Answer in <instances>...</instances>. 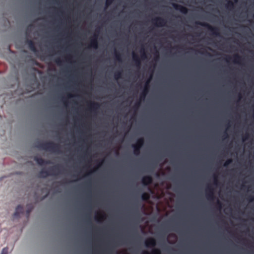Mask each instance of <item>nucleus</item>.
I'll return each instance as SVG.
<instances>
[{"label": "nucleus", "instance_id": "nucleus-15", "mask_svg": "<svg viewBox=\"0 0 254 254\" xmlns=\"http://www.w3.org/2000/svg\"><path fill=\"white\" fill-rule=\"evenodd\" d=\"M24 212L23 207L19 205L17 206L15 209V212H14V216L15 217H18L20 214L23 213Z\"/></svg>", "mask_w": 254, "mask_h": 254}, {"label": "nucleus", "instance_id": "nucleus-45", "mask_svg": "<svg viewBox=\"0 0 254 254\" xmlns=\"http://www.w3.org/2000/svg\"><path fill=\"white\" fill-rule=\"evenodd\" d=\"M253 112H254V115H253V117L254 118V105H253Z\"/></svg>", "mask_w": 254, "mask_h": 254}, {"label": "nucleus", "instance_id": "nucleus-24", "mask_svg": "<svg viewBox=\"0 0 254 254\" xmlns=\"http://www.w3.org/2000/svg\"><path fill=\"white\" fill-rule=\"evenodd\" d=\"M122 76L121 71H117L114 74V77L116 79L118 80Z\"/></svg>", "mask_w": 254, "mask_h": 254}, {"label": "nucleus", "instance_id": "nucleus-5", "mask_svg": "<svg viewBox=\"0 0 254 254\" xmlns=\"http://www.w3.org/2000/svg\"><path fill=\"white\" fill-rule=\"evenodd\" d=\"M151 78V76L145 83L144 89L140 95V98L141 100H143L145 99V98L148 92L149 87V83H150Z\"/></svg>", "mask_w": 254, "mask_h": 254}, {"label": "nucleus", "instance_id": "nucleus-25", "mask_svg": "<svg viewBox=\"0 0 254 254\" xmlns=\"http://www.w3.org/2000/svg\"><path fill=\"white\" fill-rule=\"evenodd\" d=\"M141 57L142 59H145L147 58V55H146V54L145 53V50L144 49H142L141 50Z\"/></svg>", "mask_w": 254, "mask_h": 254}, {"label": "nucleus", "instance_id": "nucleus-17", "mask_svg": "<svg viewBox=\"0 0 254 254\" xmlns=\"http://www.w3.org/2000/svg\"><path fill=\"white\" fill-rule=\"evenodd\" d=\"M233 62L236 64H241L242 58L238 54H235L233 57Z\"/></svg>", "mask_w": 254, "mask_h": 254}, {"label": "nucleus", "instance_id": "nucleus-43", "mask_svg": "<svg viewBox=\"0 0 254 254\" xmlns=\"http://www.w3.org/2000/svg\"><path fill=\"white\" fill-rule=\"evenodd\" d=\"M72 96H72L71 94H67V97H68V98H71V97H72Z\"/></svg>", "mask_w": 254, "mask_h": 254}, {"label": "nucleus", "instance_id": "nucleus-37", "mask_svg": "<svg viewBox=\"0 0 254 254\" xmlns=\"http://www.w3.org/2000/svg\"><path fill=\"white\" fill-rule=\"evenodd\" d=\"M141 254H150V253H149L147 251H143Z\"/></svg>", "mask_w": 254, "mask_h": 254}, {"label": "nucleus", "instance_id": "nucleus-42", "mask_svg": "<svg viewBox=\"0 0 254 254\" xmlns=\"http://www.w3.org/2000/svg\"><path fill=\"white\" fill-rule=\"evenodd\" d=\"M159 58V54H158V53L157 52H156V59H158Z\"/></svg>", "mask_w": 254, "mask_h": 254}, {"label": "nucleus", "instance_id": "nucleus-14", "mask_svg": "<svg viewBox=\"0 0 254 254\" xmlns=\"http://www.w3.org/2000/svg\"><path fill=\"white\" fill-rule=\"evenodd\" d=\"M132 59L135 66L139 68L141 65V60L139 59L138 56L135 53H132Z\"/></svg>", "mask_w": 254, "mask_h": 254}, {"label": "nucleus", "instance_id": "nucleus-22", "mask_svg": "<svg viewBox=\"0 0 254 254\" xmlns=\"http://www.w3.org/2000/svg\"><path fill=\"white\" fill-rule=\"evenodd\" d=\"M150 254H161V251L159 249L154 248L151 250Z\"/></svg>", "mask_w": 254, "mask_h": 254}, {"label": "nucleus", "instance_id": "nucleus-20", "mask_svg": "<svg viewBox=\"0 0 254 254\" xmlns=\"http://www.w3.org/2000/svg\"><path fill=\"white\" fill-rule=\"evenodd\" d=\"M141 199L144 201H147L150 199V194L147 192H143L141 195Z\"/></svg>", "mask_w": 254, "mask_h": 254}, {"label": "nucleus", "instance_id": "nucleus-40", "mask_svg": "<svg viewBox=\"0 0 254 254\" xmlns=\"http://www.w3.org/2000/svg\"><path fill=\"white\" fill-rule=\"evenodd\" d=\"M112 252V250L111 249H108V254H110V253H111Z\"/></svg>", "mask_w": 254, "mask_h": 254}, {"label": "nucleus", "instance_id": "nucleus-2", "mask_svg": "<svg viewBox=\"0 0 254 254\" xmlns=\"http://www.w3.org/2000/svg\"><path fill=\"white\" fill-rule=\"evenodd\" d=\"M60 166L56 165L51 167L48 170L42 169L39 174V177L46 178L48 176H57L61 174Z\"/></svg>", "mask_w": 254, "mask_h": 254}, {"label": "nucleus", "instance_id": "nucleus-6", "mask_svg": "<svg viewBox=\"0 0 254 254\" xmlns=\"http://www.w3.org/2000/svg\"><path fill=\"white\" fill-rule=\"evenodd\" d=\"M206 196L209 200H213L215 198L213 189L210 185H208L206 189Z\"/></svg>", "mask_w": 254, "mask_h": 254}, {"label": "nucleus", "instance_id": "nucleus-47", "mask_svg": "<svg viewBox=\"0 0 254 254\" xmlns=\"http://www.w3.org/2000/svg\"><path fill=\"white\" fill-rule=\"evenodd\" d=\"M235 2H238V0H234Z\"/></svg>", "mask_w": 254, "mask_h": 254}, {"label": "nucleus", "instance_id": "nucleus-36", "mask_svg": "<svg viewBox=\"0 0 254 254\" xmlns=\"http://www.w3.org/2000/svg\"><path fill=\"white\" fill-rule=\"evenodd\" d=\"M224 138H226L228 137V135L226 132H225L224 133Z\"/></svg>", "mask_w": 254, "mask_h": 254}, {"label": "nucleus", "instance_id": "nucleus-8", "mask_svg": "<svg viewBox=\"0 0 254 254\" xmlns=\"http://www.w3.org/2000/svg\"><path fill=\"white\" fill-rule=\"evenodd\" d=\"M145 245L148 248H154L156 245V240L152 237L149 238L145 240Z\"/></svg>", "mask_w": 254, "mask_h": 254}, {"label": "nucleus", "instance_id": "nucleus-3", "mask_svg": "<svg viewBox=\"0 0 254 254\" xmlns=\"http://www.w3.org/2000/svg\"><path fill=\"white\" fill-rule=\"evenodd\" d=\"M195 23L197 25L207 28L210 31H211L212 35L216 36H220L219 29L218 27H213L208 23L205 22L196 21Z\"/></svg>", "mask_w": 254, "mask_h": 254}, {"label": "nucleus", "instance_id": "nucleus-4", "mask_svg": "<svg viewBox=\"0 0 254 254\" xmlns=\"http://www.w3.org/2000/svg\"><path fill=\"white\" fill-rule=\"evenodd\" d=\"M152 22L154 25L157 27H162L165 25L166 20L162 17H157L152 20Z\"/></svg>", "mask_w": 254, "mask_h": 254}, {"label": "nucleus", "instance_id": "nucleus-26", "mask_svg": "<svg viewBox=\"0 0 254 254\" xmlns=\"http://www.w3.org/2000/svg\"><path fill=\"white\" fill-rule=\"evenodd\" d=\"M105 215L102 214L100 216V217H96V220L98 221H101V220H104L105 219Z\"/></svg>", "mask_w": 254, "mask_h": 254}, {"label": "nucleus", "instance_id": "nucleus-19", "mask_svg": "<svg viewBox=\"0 0 254 254\" xmlns=\"http://www.w3.org/2000/svg\"><path fill=\"white\" fill-rule=\"evenodd\" d=\"M225 7L229 10H232L234 7V3L231 0H229L225 5Z\"/></svg>", "mask_w": 254, "mask_h": 254}, {"label": "nucleus", "instance_id": "nucleus-35", "mask_svg": "<svg viewBox=\"0 0 254 254\" xmlns=\"http://www.w3.org/2000/svg\"><path fill=\"white\" fill-rule=\"evenodd\" d=\"M248 199L249 202H252L254 200V196L252 195H249L248 197Z\"/></svg>", "mask_w": 254, "mask_h": 254}, {"label": "nucleus", "instance_id": "nucleus-29", "mask_svg": "<svg viewBox=\"0 0 254 254\" xmlns=\"http://www.w3.org/2000/svg\"><path fill=\"white\" fill-rule=\"evenodd\" d=\"M8 252V248L7 247L4 248L1 251V254H7Z\"/></svg>", "mask_w": 254, "mask_h": 254}, {"label": "nucleus", "instance_id": "nucleus-39", "mask_svg": "<svg viewBox=\"0 0 254 254\" xmlns=\"http://www.w3.org/2000/svg\"><path fill=\"white\" fill-rule=\"evenodd\" d=\"M87 223H88L89 224H90V225H91V224H92L91 222V220H90V219H89H89L87 220Z\"/></svg>", "mask_w": 254, "mask_h": 254}, {"label": "nucleus", "instance_id": "nucleus-31", "mask_svg": "<svg viewBox=\"0 0 254 254\" xmlns=\"http://www.w3.org/2000/svg\"><path fill=\"white\" fill-rule=\"evenodd\" d=\"M140 102H137L135 104V105H134L133 106V109H134L135 110H137L138 108H139V107L140 106Z\"/></svg>", "mask_w": 254, "mask_h": 254}, {"label": "nucleus", "instance_id": "nucleus-21", "mask_svg": "<svg viewBox=\"0 0 254 254\" xmlns=\"http://www.w3.org/2000/svg\"><path fill=\"white\" fill-rule=\"evenodd\" d=\"M144 138L141 137V138L138 139V140H137L136 143L135 144L138 146H139L140 147H142L143 146V145L144 144Z\"/></svg>", "mask_w": 254, "mask_h": 254}, {"label": "nucleus", "instance_id": "nucleus-27", "mask_svg": "<svg viewBox=\"0 0 254 254\" xmlns=\"http://www.w3.org/2000/svg\"><path fill=\"white\" fill-rule=\"evenodd\" d=\"M232 161L233 160L232 159H227L224 163V166L227 167L229 164H230L232 162Z\"/></svg>", "mask_w": 254, "mask_h": 254}, {"label": "nucleus", "instance_id": "nucleus-16", "mask_svg": "<svg viewBox=\"0 0 254 254\" xmlns=\"http://www.w3.org/2000/svg\"><path fill=\"white\" fill-rule=\"evenodd\" d=\"M132 147L133 148V153L135 155H138L140 154V149L141 147L136 144H133Z\"/></svg>", "mask_w": 254, "mask_h": 254}, {"label": "nucleus", "instance_id": "nucleus-38", "mask_svg": "<svg viewBox=\"0 0 254 254\" xmlns=\"http://www.w3.org/2000/svg\"><path fill=\"white\" fill-rule=\"evenodd\" d=\"M62 99H63L64 104L65 105H66V101L64 100V97L62 98Z\"/></svg>", "mask_w": 254, "mask_h": 254}, {"label": "nucleus", "instance_id": "nucleus-41", "mask_svg": "<svg viewBox=\"0 0 254 254\" xmlns=\"http://www.w3.org/2000/svg\"><path fill=\"white\" fill-rule=\"evenodd\" d=\"M48 194L47 193V194H46L45 196H44L42 198L41 200H43L44 199H45V198L48 196Z\"/></svg>", "mask_w": 254, "mask_h": 254}, {"label": "nucleus", "instance_id": "nucleus-32", "mask_svg": "<svg viewBox=\"0 0 254 254\" xmlns=\"http://www.w3.org/2000/svg\"><path fill=\"white\" fill-rule=\"evenodd\" d=\"M217 205L218 206L219 209H221L222 203L219 200H217Z\"/></svg>", "mask_w": 254, "mask_h": 254}, {"label": "nucleus", "instance_id": "nucleus-30", "mask_svg": "<svg viewBox=\"0 0 254 254\" xmlns=\"http://www.w3.org/2000/svg\"><path fill=\"white\" fill-rule=\"evenodd\" d=\"M114 1V0H106V7L109 6Z\"/></svg>", "mask_w": 254, "mask_h": 254}, {"label": "nucleus", "instance_id": "nucleus-9", "mask_svg": "<svg viewBox=\"0 0 254 254\" xmlns=\"http://www.w3.org/2000/svg\"><path fill=\"white\" fill-rule=\"evenodd\" d=\"M89 47L97 49L98 47V42L97 40V35L95 33L93 36L91 38Z\"/></svg>", "mask_w": 254, "mask_h": 254}, {"label": "nucleus", "instance_id": "nucleus-10", "mask_svg": "<svg viewBox=\"0 0 254 254\" xmlns=\"http://www.w3.org/2000/svg\"><path fill=\"white\" fill-rule=\"evenodd\" d=\"M34 160L40 166H42L45 164H50L52 162L49 160H45L41 157L35 156L34 157Z\"/></svg>", "mask_w": 254, "mask_h": 254}, {"label": "nucleus", "instance_id": "nucleus-33", "mask_svg": "<svg viewBox=\"0 0 254 254\" xmlns=\"http://www.w3.org/2000/svg\"><path fill=\"white\" fill-rule=\"evenodd\" d=\"M214 178V183L215 184L217 185L218 183V179H217V176L216 175H213Z\"/></svg>", "mask_w": 254, "mask_h": 254}, {"label": "nucleus", "instance_id": "nucleus-34", "mask_svg": "<svg viewBox=\"0 0 254 254\" xmlns=\"http://www.w3.org/2000/svg\"><path fill=\"white\" fill-rule=\"evenodd\" d=\"M249 137V134L248 133H246L245 135L243 137V141H245L248 139Z\"/></svg>", "mask_w": 254, "mask_h": 254}, {"label": "nucleus", "instance_id": "nucleus-46", "mask_svg": "<svg viewBox=\"0 0 254 254\" xmlns=\"http://www.w3.org/2000/svg\"><path fill=\"white\" fill-rule=\"evenodd\" d=\"M239 98L240 99L241 98V95L240 94H239Z\"/></svg>", "mask_w": 254, "mask_h": 254}, {"label": "nucleus", "instance_id": "nucleus-23", "mask_svg": "<svg viewBox=\"0 0 254 254\" xmlns=\"http://www.w3.org/2000/svg\"><path fill=\"white\" fill-rule=\"evenodd\" d=\"M115 55L116 59L117 61H118L119 62L122 61L121 55L118 52H117V51H115Z\"/></svg>", "mask_w": 254, "mask_h": 254}, {"label": "nucleus", "instance_id": "nucleus-13", "mask_svg": "<svg viewBox=\"0 0 254 254\" xmlns=\"http://www.w3.org/2000/svg\"><path fill=\"white\" fill-rule=\"evenodd\" d=\"M152 178L150 176H146L142 178V183L144 186H148L152 183Z\"/></svg>", "mask_w": 254, "mask_h": 254}, {"label": "nucleus", "instance_id": "nucleus-7", "mask_svg": "<svg viewBox=\"0 0 254 254\" xmlns=\"http://www.w3.org/2000/svg\"><path fill=\"white\" fill-rule=\"evenodd\" d=\"M172 6L176 10L180 11L181 13L183 14H187L188 12V8L182 5L178 4L175 3H173Z\"/></svg>", "mask_w": 254, "mask_h": 254}, {"label": "nucleus", "instance_id": "nucleus-28", "mask_svg": "<svg viewBox=\"0 0 254 254\" xmlns=\"http://www.w3.org/2000/svg\"><path fill=\"white\" fill-rule=\"evenodd\" d=\"M55 63L59 65H61L62 64V60L60 58H57L55 60Z\"/></svg>", "mask_w": 254, "mask_h": 254}, {"label": "nucleus", "instance_id": "nucleus-44", "mask_svg": "<svg viewBox=\"0 0 254 254\" xmlns=\"http://www.w3.org/2000/svg\"><path fill=\"white\" fill-rule=\"evenodd\" d=\"M228 59H231V57H228V58H226V59H225L226 61V62H229Z\"/></svg>", "mask_w": 254, "mask_h": 254}, {"label": "nucleus", "instance_id": "nucleus-1", "mask_svg": "<svg viewBox=\"0 0 254 254\" xmlns=\"http://www.w3.org/2000/svg\"><path fill=\"white\" fill-rule=\"evenodd\" d=\"M36 147L39 149L54 153H59L60 152V145L52 141L39 142L36 145Z\"/></svg>", "mask_w": 254, "mask_h": 254}, {"label": "nucleus", "instance_id": "nucleus-12", "mask_svg": "<svg viewBox=\"0 0 254 254\" xmlns=\"http://www.w3.org/2000/svg\"><path fill=\"white\" fill-rule=\"evenodd\" d=\"M100 105L97 102L90 101L88 104L89 109L93 111L96 112L100 107Z\"/></svg>", "mask_w": 254, "mask_h": 254}, {"label": "nucleus", "instance_id": "nucleus-48", "mask_svg": "<svg viewBox=\"0 0 254 254\" xmlns=\"http://www.w3.org/2000/svg\"><path fill=\"white\" fill-rule=\"evenodd\" d=\"M31 26H32V25H29V26H28V29L29 28V27H31Z\"/></svg>", "mask_w": 254, "mask_h": 254}, {"label": "nucleus", "instance_id": "nucleus-18", "mask_svg": "<svg viewBox=\"0 0 254 254\" xmlns=\"http://www.w3.org/2000/svg\"><path fill=\"white\" fill-rule=\"evenodd\" d=\"M27 209H26V214L27 217L28 218L30 215V212L33 209V206L32 204H28L26 205Z\"/></svg>", "mask_w": 254, "mask_h": 254}, {"label": "nucleus", "instance_id": "nucleus-11", "mask_svg": "<svg viewBox=\"0 0 254 254\" xmlns=\"http://www.w3.org/2000/svg\"><path fill=\"white\" fill-rule=\"evenodd\" d=\"M26 44L28 45L29 48L32 52L36 53L37 52V50L36 48L35 43L31 39H27L26 41Z\"/></svg>", "mask_w": 254, "mask_h": 254}]
</instances>
